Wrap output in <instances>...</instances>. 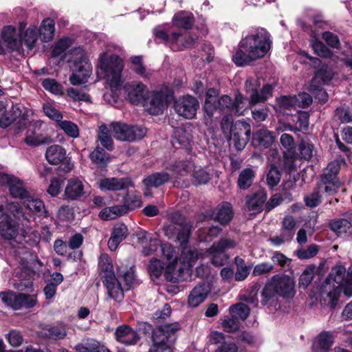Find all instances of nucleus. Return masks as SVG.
Segmentation results:
<instances>
[{"label": "nucleus", "mask_w": 352, "mask_h": 352, "mask_svg": "<svg viewBox=\"0 0 352 352\" xmlns=\"http://www.w3.org/2000/svg\"><path fill=\"white\" fill-rule=\"evenodd\" d=\"M342 290L344 295L352 296V270L346 272L344 266L336 265L320 286V299L333 309Z\"/></svg>", "instance_id": "f257e3e1"}, {"label": "nucleus", "mask_w": 352, "mask_h": 352, "mask_svg": "<svg viewBox=\"0 0 352 352\" xmlns=\"http://www.w3.org/2000/svg\"><path fill=\"white\" fill-rule=\"evenodd\" d=\"M271 47L269 33L264 29H260L243 38L239 45V49L232 56L236 65L244 66L251 62L263 58Z\"/></svg>", "instance_id": "f03ea898"}, {"label": "nucleus", "mask_w": 352, "mask_h": 352, "mask_svg": "<svg viewBox=\"0 0 352 352\" xmlns=\"http://www.w3.org/2000/svg\"><path fill=\"white\" fill-rule=\"evenodd\" d=\"M296 281L287 275L276 274L267 280L261 294V303L265 305L276 295L286 299L292 298L295 294Z\"/></svg>", "instance_id": "7ed1b4c3"}, {"label": "nucleus", "mask_w": 352, "mask_h": 352, "mask_svg": "<svg viewBox=\"0 0 352 352\" xmlns=\"http://www.w3.org/2000/svg\"><path fill=\"white\" fill-rule=\"evenodd\" d=\"M98 67L104 74V78L109 85L111 90L119 89L122 85V72L124 65L119 56L111 54L110 49L99 56Z\"/></svg>", "instance_id": "20e7f679"}, {"label": "nucleus", "mask_w": 352, "mask_h": 352, "mask_svg": "<svg viewBox=\"0 0 352 352\" xmlns=\"http://www.w3.org/2000/svg\"><path fill=\"white\" fill-rule=\"evenodd\" d=\"M64 58L71 64L72 74L69 81L73 85H78L87 82L91 74L92 67L85 50L80 47H74L67 54Z\"/></svg>", "instance_id": "39448f33"}, {"label": "nucleus", "mask_w": 352, "mask_h": 352, "mask_svg": "<svg viewBox=\"0 0 352 352\" xmlns=\"http://www.w3.org/2000/svg\"><path fill=\"white\" fill-rule=\"evenodd\" d=\"M144 326V331L152 330V345L148 352H172L171 347L176 339L175 333L180 329L179 323L166 324L153 329L149 324L145 323Z\"/></svg>", "instance_id": "423d86ee"}, {"label": "nucleus", "mask_w": 352, "mask_h": 352, "mask_svg": "<svg viewBox=\"0 0 352 352\" xmlns=\"http://www.w3.org/2000/svg\"><path fill=\"white\" fill-rule=\"evenodd\" d=\"M171 223L164 226V232L169 239L176 234V241L182 245L188 242L191 226L186 223L184 217L179 212L170 214Z\"/></svg>", "instance_id": "0eeeda50"}, {"label": "nucleus", "mask_w": 352, "mask_h": 352, "mask_svg": "<svg viewBox=\"0 0 352 352\" xmlns=\"http://www.w3.org/2000/svg\"><path fill=\"white\" fill-rule=\"evenodd\" d=\"M110 129L116 140L123 142L141 140L146 133V129L144 126L131 125L122 122H111Z\"/></svg>", "instance_id": "6e6552de"}, {"label": "nucleus", "mask_w": 352, "mask_h": 352, "mask_svg": "<svg viewBox=\"0 0 352 352\" xmlns=\"http://www.w3.org/2000/svg\"><path fill=\"white\" fill-rule=\"evenodd\" d=\"M107 263L103 283L107 288L108 297L113 299L117 302H120L124 298V289L122 288L120 282L116 278L111 272L112 265L109 263L107 254L100 256V263Z\"/></svg>", "instance_id": "1a4fd4ad"}, {"label": "nucleus", "mask_w": 352, "mask_h": 352, "mask_svg": "<svg viewBox=\"0 0 352 352\" xmlns=\"http://www.w3.org/2000/svg\"><path fill=\"white\" fill-rule=\"evenodd\" d=\"M170 170L177 176L190 175L198 184L207 183L210 179L209 174L201 166H196L191 161L176 162L171 166Z\"/></svg>", "instance_id": "9d476101"}, {"label": "nucleus", "mask_w": 352, "mask_h": 352, "mask_svg": "<svg viewBox=\"0 0 352 352\" xmlns=\"http://www.w3.org/2000/svg\"><path fill=\"white\" fill-rule=\"evenodd\" d=\"M236 245L237 242L234 239L228 237H223L219 241L214 242L207 250L212 264L215 266L223 265L228 258L225 251L234 248Z\"/></svg>", "instance_id": "9b49d317"}, {"label": "nucleus", "mask_w": 352, "mask_h": 352, "mask_svg": "<svg viewBox=\"0 0 352 352\" xmlns=\"http://www.w3.org/2000/svg\"><path fill=\"white\" fill-rule=\"evenodd\" d=\"M161 251L163 258L166 259L165 278L170 282L178 281L179 271L182 269H177L178 263L174 248L170 244L164 243L161 245Z\"/></svg>", "instance_id": "f8f14e48"}, {"label": "nucleus", "mask_w": 352, "mask_h": 352, "mask_svg": "<svg viewBox=\"0 0 352 352\" xmlns=\"http://www.w3.org/2000/svg\"><path fill=\"white\" fill-rule=\"evenodd\" d=\"M245 98L241 94L236 96L234 101H232L230 96L224 95L217 98L214 112L219 109L228 113L241 116L245 109Z\"/></svg>", "instance_id": "ddd939ff"}, {"label": "nucleus", "mask_w": 352, "mask_h": 352, "mask_svg": "<svg viewBox=\"0 0 352 352\" xmlns=\"http://www.w3.org/2000/svg\"><path fill=\"white\" fill-rule=\"evenodd\" d=\"M45 156L47 161L51 164L58 165L63 163V170L65 172H69L74 167L70 158L67 157L66 150L60 145L50 146L46 150Z\"/></svg>", "instance_id": "4468645a"}, {"label": "nucleus", "mask_w": 352, "mask_h": 352, "mask_svg": "<svg viewBox=\"0 0 352 352\" xmlns=\"http://www.w3.org/2000/svg\"><path fill=\"white\" fill-rule=\"evenodd\" d=\"M199 107V104L197 100L189 95L179 98L174 104L175 112L186 119L194 118Z\"/></svg>", "instance_id": "2eb2a0df"}, {"label": "nucleus", "mask_w": 352, "mask_h": 352, "mask_svg": "<svg viewBox=\"0 0 352 352\" xmlns=\"http://www.w3.org/2000/svg\"><path fill=\"white\" fill-rule=\"evenodd\" d=\"M168 92L163 90L152 92L146 103V110L152 115L162 113L168 105Z\"/></svg>", "instance_id": "dca6fc26"}, {"label": "nucleus", "mask_w": 352, "mask_h": 352, "mask_svg": "<svg viewBox=\"0 0 352 352\" xmlns=\"http://www.w3.org/2000/svg\"><path fill=\"white\" fill-rule=\"evenodd\" d=\"M115 336L118 342L126 346L135 345L140 340L138 332L126 324L118 327L115 331Z\"/></svg>", "instance_id": "f3484780"}, {"label": "nucleus", "mask_w": 352, "mask_h": 352, "mask_svg": "<svg viewBox=\"0 0 352 352\" xmlns=\"http://www.w3.org/2000/svg\"><path fill=\"white\" fill-rule=\"evenodd\" d=\"M1 36L7 47L19 54L23 51L21 41L17 38L16 30L12 25H6L1 31Z\"/></svg>", "instance_id": "a211bd4d"}, {"label": "nucleus", "mask_w": 352, "mask_h": 352, "mask_svg": "<svg viewBox=\"0 0 352 352\" xmlns=\"http://www.w3.org/2000/svg\"><path fill=\"white\" fill-rule=\"evenodd\" d=\"M210 292L209 285L202 283L195 285L190 292L188 297V305L190 307H197L205 301Z\"/></svg>", "instance_id": "6ab92c4d"}, {"label": "nucleus", "mask_w": 352, "mask_h": 352, "mask_svg": "<svg viewBox=\"0 0 352 352\" xmlns=\"http://www.w3.org/2000/svg\"><path fill=\"white\" fill-rule=\"evenodd\" d=\"M186 243L185 245H181L182 247V254L179 258V263L181 266L178 267L177 269H182L179 271V280L182 278V274L185 270H188L193 265L196 263L200 256V253L195 249H188L186 248Z\"/></svg>", "instance_id": "aec40b11"}, {"label": "nucleus", "mask_w": 352, "mask_h": 352, "mask_svg": "<svg viewBox=\"0 0 352 352\" xmlns=\"http://www.w3.org/2000/svg\"><path fill=\"white\" fill-rule=\"evenodd\" d=\"M132 186L129 178L108 177L100 180L99 188L102 190L117 191L128 188Z\"/></svg>", "instance_id": "412c9836"}, {"label": "nucleus", "mask_w": 352, "mask_h": 352, "mask_svg": "<svg viewBox=\"0 0 352 352\" xmlns=\"http://www.w3.org/2000/svg\"><path fill=\"white\" fill-rule=\"evenodd\" d=\"M42 122L36 121L34 128L29 129L27 131L25 138L24 140L25 144L30 146H38L41 144H49L51 142V138L48 135L38 133V129L41 127Z\"/></svg>", "instance_id": "4be33fe9"}, {"label": "nucleus", "mask_w": 352, "mask_h": 352, "mask_svg": "<svg viewBox=\"0 0 352 352\" xmlns=\"http://www.w3.org/2000/svg\"><path fill=\"white\" fill-rule=\"evenodd\" d=\"M26 24L23 22L19 24L20 41L21 45L23 43L27 46L28 50H32L35 46L38 40L37 28L34 25H30L26 30L23 32Z\"/></svg>", "instance_id": "5701e85b"}, {"label": "nucleus", "mask_w": 352, "mask_h": 352, "mask_svg": "<svg viewBox=\"0 0 352 352\" xmlns=\"http://www.w3.org/2000/svg\"><path fill=\"white\" fill-rule=\"evenodd\" d=\"M144 85L140 82H132L127 83L124 89L127 92V98L133 104H138L142 102L145 95Z\"/></svg>", "instance_id": "b1692460"}, {"label": "nucleus", "mask_w": 352, "mask_h": 352, "mask_svg": "<svg viewBox=\"0 0 352 352\" xmlns=\"http://www.w3.org/2000/svg\"><path fill=\"white\" fill-rule=\"evenodd\" d=\"M85 194L84 184L78 178H71L65 187L64 197L65 199L77 200Z\"/></svg>", "instance_id": "393cba45"}, {"label": "nucleus", "mask_w": 352, "mask_h": 352, "mask_svg": "<svg viewBox=\"0 0 352 352\" xmlns=\"http://www.w3.org/2000/svg\"><path fill=\"white\" fill-rule=\"evenodd\" d=\"M169 180L170 175L163 171L156 172L146 176L142 181L146 188L144 194L148 196L150 194L148 192L149 188L160 187L167 183Z\"/></svg>", "instance_id": "a878e982"}, {"label": "nucleus", "mask_w": 352, "mask_h": 352, "mask_svg": "<svg viewBox=\"0 0 352 352\" xmlns=\"http://www.w3.org/2000/svg\"><path fill=\"white\" fill-rule=\"evenodd\" d=\"M267 199V194L263 190H259L254 194L246 197V206L254 214L262 211L264 203Z\"/></svg>", "instance_id": "bb28decb"}, {"label": "nucleus", "mask_w": 352, "mask_h": 352, "mask_svg": "<svg viewBox=\"0 0 352 352\" xmlns=\"http://www.w3.org/2000/svg\"><path fill=\"white\" fill-rule=\"evenodd\" d=\"M334 341L333 334L329 331L320 333L313 344V352H329Z\"/></svg>", "instance_id": "cd10ccee"}, {"label": "nucleus", "mask_w": 352, "mask_h": 352, "mask_svg": "<svg viewBox=\"0 0 352 352\" xmlns=\"http://www.w3.org/2000/svg\"><path fill=\"white\" fill-rule=\"evenodd\" d=\"M128 229L123 223L116 224L112 231L111 236L108 241V247L114 251L118 245L127 236Z\"/></svg>", "instance_id": "c85d7f7f"}, {"label": "nucleus", "mask_w": 352, "mask_h": 352, "mask_svg": "<svg viewBox=\"0 0 352 352\" xmlns=\"http://www.w3.org/2000/svg\"><path fill=\"white\" fill-rule=\"evenodd\" d=\"M23 203L25 208L29 210L30 213L38 217H46L48 216L45 205L41 199L30 195L23 201Z\"/></svg>", "instance_id": "c756f323"}, {"label": "nucleus", "mask_w": 352, "mask_h": 352, "mask_svg": "<svg viewBox=\"0 0 352 352\" xmlns=\"http://www.w3.org/2000/svg\"><path fill=\"white\" fill-rule=\"evenodd\" d=\"M0 234L8 240L14 239L19 234V223L10 217L0 222Z\"/></svg>", "instance_id": "7c9ffc66"}, {"label": "nucleus", "mask_w": 352, "mask_h": 352, "mask_svg": "<svg viewBox=\"0 0 352 352\" xmlns=\"http://www.w3.org/2000/svg\"><path fill=\"white\" fill-rule=\"evenodd\" d=\"M330 228L338 236L346 237L352 234V224L345 219L332 220Z\"/></svg>", "instance_id": "2f4dec72"}, {"label": "nucleus", "mask_w": 352, "mask_h": 352, "mask_svg": "<svg viewBox=\"0 0 352 352\" xmlns=\"http://www.w3.org/2000/svg\"><path fill=\"white\" fill-rule=\"evenodd\" d=\"M172 21L174 26L189 30L193 25L194 17L191 12L180 11L173 16Z\"/></svg>", "instance_id": "473e14b6"}, {"label": "nucleus", "mask_w": 352, "mask_h": 352, "mask_svg": "<svg viewBox=\"0 0 352 352\" xmlns=\"http://www.w3.org/2000/svg\"><path fill=\"white\" fill-rule=\"evenodd\" d=\"M340 183L337 177H333L331 173L325 175V170L321 177V183L319 184L320 188H324V191L328 195L334 194L339 188Z\"/></svg>", "instance_id": "72a5a7b5"}, {"label": "nucleus", "mask_w": 352, "mask_h": 352, "mask_svg": "<svg viewBox=\"0 0 352 352\" xmlns=\"http://www.w3.org/2000/svg\"><path fill=\"white\" fill-rule=\"evenodd\" d=\"M54 21L50 18L43 19L38 29L41 40L43 42L52 41L54 36Z\"/></svg>", "instance_id": "f704fd0d"}, {"label": "nucleus", "mask_w": 352, "mask_h": 352, "mask_svg": "<svg viewBox=\"0 0 352 352\" xmlns=\"http://www.w3.org/2000/svg\"><path fill=\"white\" fill-rule=\"evenodd\" d=\"M275 140L274 133L266 129L258 130L254 135V142L259 146L268 148Z\"/></svg>", "instance_id": "c9c22d12"}, {"label": "nucleus", "mask_w": 352, "mask_h": 352, "mask_svg": "<svg viewBox=\"0 0 352 352\" xmlns=\"http://www.w3.org/2000/svg\"><path fill=\"white\" fill-rule=\"evenodd\" d=\"M0 298L5 305L14 310L21 309V293L13 292H1Z\"/></svg>", "instance_id": "e433bc0d"}, {"label": "nucleus", "mask_w": 352, "mask_h": 352, "mask_svg": "<svg viewBox=\"0 0 352 352\" xmlns=\"http://www.w3.org/2000/svg\"><path fill=\"white\" fill-rule=\"evenodd\" d=\"M232 217V206L229 203L226 202L218 207L214 219L221 225H226L231 221Z\"/></svg>", "instance_id": "4c0bfd02"}, {"label": "nucleus", "mask_w": 352, "mask_h": 352, "mask_svg": "<svg viewBox=\"0 0 352 352\" xmlns=\"http://www.w3.org/2000/svg\"><path fill=\"white\" fill-rule=\"evenodd\" d=\"M126 212V206H113L102 209L99 213V217L103 220L108 221L115 219Z\"/></svg>", "instance_id": "58836bf2"}, {"label": "nucleus", "mask_w": 352, "mask_h": 352, "mask_svg": "<svg viewBox=\"0 0 352 352\" xmlns=\"http://www.w3.org/2000/svg\"><path fill=\"white\" fill-rule=\"evenodd\" d=\"M9 190L13 197L23 201L30 195L25 187L23 182L17 177H15L11 183Z\"/></svg>", "instance_id": "ea45409f"}, {"label": "nucleus", "mask_w": 352, "mask_h": 352, "mask_svg": "<svg viewBox=\"0 0 352 352\" xmlns=\"http://www.w3.org/2000/svg\"><path fill=\"white\" fill-rule=\"evenodd\" d=\"M280 142L282 146L286 150L284 152L285 157H290L292 159L296 158V153L294 148L296 146L293 137L287 133H283L280 138Z\"/></svg>", "instance_id": "a19ab883"}, {"label": "nucleus", "mask_w": 352, "mask_h": 352, "mask_svg": "<svg viewBox=\"0 0 352 352\" xmlns=\"http://www.w3.org/2000/svg\"><path fill=\"white\" fill-rule=\"evenodd\" d=\"M75 349L77 352H108L109 350L94 340L87 341L85 344H78Z\"/></svg>", "instance_id": "79ce46f5"}, {"label": "nucleus", "mask_w": 352, "mask_h": 352, "mask_svg": "<svg viewBox=\"0 0 352 352\" xmlns=\"http://www.w3.org/2000/svg\"><path fill=\"white\" fill-rule=\"evenodd\" d=\"M98 139L102 146L109 151L113 149V142L110 134V130L105 124H102L98 129Z\"/></svg>", "instance_id": "37998d69"}, {"label": "nucleus", "mask_w": 352, "mask_h": 352, "mask_svg": "<svg viewBox=\"0 0 352 352\" xmlns=\"http://www.w3.org/2000/svg\"><path fill=\"white\" fill-rule=\"evenodd\" d=\"M7 211L18 220H25L30 222V217L24 212L22 206L18 202H8L6 204Z\"/></svg>", "instance_id": "c03bdc74"}, {"label": "nucleus", "mask_w": 352, "mask_h": 352, "mask_svg": "<svg viewBox=\"0 0 352 352\" xmlns=\"http://www.w3.org/2000/svg\"><path fill=\"white\" fill-rule=\"evenodd\" d=\"M131 69L136 74L142 78H148L151 74L146 71V67L142 63V57L141 56H134L130 58Z\"/></svg>", "instance_id": "a18cd8bd"}, {"label": "nucleus", "mask_w": 352, "mask_h": 352, "mask_svg": "<svg viewBox=\"0 0 352 352\" xmlns=\"http://www.w3.org/2000/svg\"><path fill=\"white\" fill-rule=\"evenodd\" d=\"M217 91L214 89H210L206 93V100L204 104V110L209 117L214 115V109L216 108Z\"/></svg>", "instance_id": "49530a36"}, {"label": "nucleus", "mask_w": 352, "mask_h": 352, "mask_svg": "<svg viewBox=\"0 0 352 352\" xmlns=\"http://www.w3.org/2000/svg\"><path fill=\"white\" fill-rule=\"evenodd\" d=\"M254 172L252 168H245L243 170L238 178V186L241 189H247L252 185L254 178Z\"/></svg>", "instance_id": "de8ad7c7"}, {"label": "nucleus", "mask_w": 352, "mask_h": 352, "mask_svg": "<svg viewBox=\"0 0 352 352\" xmlns=\"http://www.w3.org/2000/svg\"><path fill=\"white\" fill-rule=\"evenodd\" d=\"M229 311L232 317L245 320L248 317L250 309L248 305L240 302L230 307Z\"/></svg>", "instance_id": "09e8293b"}, {"label": "nucleus", "mask_w": 352, "mask_h": 352, "mask_svg": "<svg viewBox=\"0 0 352 352\" xmlns=\"http://www.w3.org/2000/svg\"><path fill=\"white\" fill-rule=\"evenodd\" d=\"M273 87L270 85H265L261 90L260 94H254L252 96V100H250L249 104L250 106L254 105L257 103L265 102L267 99L272 96Z\"/></svg>", "instance_id": "8fccbe9b"}, {"label": "nucleus", "mask_w": 352, "mask_h": 352, "mask_svg": "<svg viewBox=\"0 0 352 352\" xmlns=\"http://www.w3.org/2000/svg\"><path fill=\"white\" fill-rule=\"evenodd\" d=\"M298 150L302 159L305 160H310L314 155L315 148L314 144L309 141L302 140L298 146Z\"/></svg>", "instance_id": "3c124183"}, {"label": "nucleus", "mask_w": 352, "mask_h": 352, "mask_svg": "<svg viewBox=\"0 0 352 352\" xmlns=\"http://www.w3.org/2000/svg\"><path fill=\"white\" fill-rule=\"evenodd\" d=\"M67 95L74 100L78 102H90V96L85 89L69 88Z\"/></svg>", "instance_id": "603ef678"}, {"label": "nucleus", "mask_w": 352, "mask_h": 352, "mask_svg": "<svg viewBox=\"0 0 352 352\" xmlns=\"http://www.w3.org/2000/svg\"><path fill=\"white\" fill-rule=\"evenodd\" d=\"M90 158L91 161L99 166H104L109 162V156L102 148L96 147L91 153Z\"/></svg>", "instance_id": "864d4df0"}, {"label": "nucleus", "mask_w": 352, "mask_h": 352, "mask_svg": "<svg viewBox=\"0 0 352 352\" xmlns=\"http://www.w3.org/2000/svg\"><path fill=\"white\" fill-rule=\"evenodd\" d=\"M236 135V136L250 137L251 126L244 121H237L234 124L230 135Z\"/></svg>", "instance_id": "5fc2aeb1"}, {"label": "nucleus", "mask_w": 352, "mask_h": 352, "mask_svg": "<svg viewBox=\"0 0 352 352\" xmlns=\"http://www.w3.org/2000/svg\"><path fill=\"white\" fill-rule=\"evenodd\" d=\"M191 139L192 136L190 133L187 132L185 129H177L174 133L173 144L175 145L176 143H178L182 146H187L190 144Z\"/></svg>", "instance_id": "6e6d98bb"}, {"label": "nucleus", "mask_w": 352, "mask_h": 352, "mask_svg": "<svg viewBox=\"0 0 352 352\" xmlns=\"http://www.w3.org/2000/svg\"><path fill=\"white\" fill-rule=\"evenodd\" d=\"M311 45L314 52L319 56L323 58L331 57L333 53L321 41L313 38Z\"/></svg>", "instance_id": "4d7b16f0"}, {"label": "nucleus", "mask_w": 352, "mask_h": 352, "mask_svg": "<svg viewBox=\"0 0 352 352\" xmlns=\"http://www.w3.org/2000/svg\"><path fill=\"white\" fill-rule=\"evenodd\" d=\"M296 221L292 215L285 216L282 221L280 231L284 232L291 237H294L296 227Z\"/></svg>", "instance_id": "13d9d810"}, {"label": "nucleus", "mask_w": 352, "mask_h": 352, "mask_svg": "<svg viewBox=\"0 0 352 352\" xmlns=\"http://www.w3.org/2000/svg\"><path fill=\"white\" fill-rule=\"evenodd\" d=\"M43 88L55 95H61L63 94V87L56 80L53 78H45L42 81Z\"/></svg>", "instance_id": "bf43d9fd"}, {"label": "nucleus", "mask_w": 352, "mask_h": 352, "mask_svg": "<svg viewBox=\"0 0 352 352\" xmlns=\"http://www.w3.org/2000/svg\"><path fill=\"white\" fill-rule=\"evenodd\" d=\"M57 124L68 136L73 138H76L78 136V128L74 123L70 121L60 120V121H59Z\"/></svg>", "instance_id": "052dcab7"}, {"label": "nucleus", "mask_w": 352, "mask_h": 352, "mask_svg": "<svg viewBox=\"0 0 352 352\" xmlns=\"http://www.w3.org/2000/svg\"><path fill=\"white\" fill-rule=\"evenodd\" d=\"M333 76V72L332 69L327 66H322L316 72L315 77L311 82V88L314 87V83L317 82L318 80H322L325 83L331 80Z\"/></svg>", "instance_id": "680f3d73"}, {"label": "nucleus", "mask_w": 352, "mask_h": 352, "mask_svg": "<svg viewBox=\"0 0 352 352\" xmlns=\"http://www.w3.org/2000/svg\"><path fill=\"white\" fill-rule=\"evenodd\" d=\"M274 270V265L270 262H262L256 264L252 271V275L254 276H261L267 275L272 273Z\"/></svg>", "instance_id": "e2e57ef3"}, {"label": "nucleus", "mask_w": 352, "mask_h": 352, "mask_svg": "<svg viewBox=\"0 0 352 352\" xmlns=\"http://www.w3.org/2000/svg\"><path fill=\"white\" fill-rule=\"evenodd\" d=\"M261 80L258 77H249L245 83V91L250 94V100L256 94H258V89L260 87Z\"/></svg>", "instance_id": "0e129e2a"}, {"label": "nucleus", "mask_w": 352, "mask_h": 352, "mask_svg": "<svg viewBox=\"0 0 352 352\" xmlns=\"http://www.w3.org/2000/svg\"><path fill=\"white\" fill-rule=\"evenodd\" d=\"M259 289V285L258 284H254L251 286L249 293L248 295L243 294L239 296L241 300H244L248 303L253 305L254 307L258 305V291Z\"/></svg>", "instance_id": "69168bd1"}, {"label": "nucleus", "mask_w": 352, "mask_h": 352, "mask_svg": "<svg viewBox=\"0 0 352 352\" xmlns=\"http://www.w3.org/2000/svg\"><path fill=\"white\" fill-rule=\"evenodd\" d=\"M148 270L153 279L158 278L163 272H165L164 265L162 264L160 261L157 258H152L151 260Z\"/></svg>", "instance_id": "338daca9"}, {"label": "nucleus", "mask_w": 352, "mask_h": 352, "mask_svg": "<svg viewBox=\"0 0 352 352\" xmlns=\"http://www.w3.org/2000/svg\"><path fill=\"white\" fill-rule=\"evenodd\" d=\"M319 251L318 246L311 244L307 248H300L297 250L296 255L300 259H309L315 256Z\"/></svg>", "instance_id": "774afa93"}]
</instances>
